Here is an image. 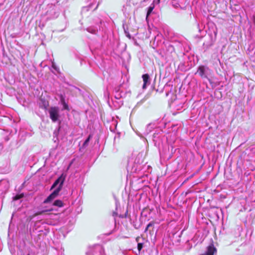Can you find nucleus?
Segmentation results:
<instances>
[{
	"mask_svg": "<svg viewBox=\"0 0 255 255\" xmlns=\"http://www.w3.org/2000/svg\"><path fill=\"white\" fill-rule=\"evenodd\" d=\"M157 3H159L160 2V0H157Z\"/></svg>",
	"mask_w": 255,
	"mask_h": 255,
	"instance_id": "21",
	"label": "nucleus"
},
{
	"mask_svg": "<svg viewBox=\"0 0 255 255\" xmlns=\"http://www.w3.org/2000/svg\"><path fill=\"white\" fill-rule=\"evenodd\" d=\"M2 149V146L1 144H0V152H1Z\"/></svg>",
	"mask_w": 255,
	"mask_h": 255,
	"instance_id": "20",
	"label": "nucleus"
},
{
	"mask_svg": "<svg viewBox=\"0 0 255 255\" xmlns=\"http://www.w3.org/2000/svg\"><path fill=\"white\" fill-rule=\"evenodd\" d=\"M7 185V182L4 180H2L0 181V188H1V187L2 185Z\"/></svg>",
	"mask_w": 255,
	"mask_h": 255,
	"instance_id": "16",
	"label": "nucleus"
},
{
	"mask_svg": "<svg viewBox=\"0 0 255 255\" xmlns=\"http://www.w3.org/2000/svg\"><path fill=\"white\" fill-rule=\"evenodd\" d=\"M143 81V85L142 86L143 89L146 88L147 85H149L150 83L149 76L147 74H143L142 76Z\"/></svg>",
	"mask_w": 255,
	"mask_h": 255,
	"instance_id": "5",
	"label": "nucleus"
},
{
	"mask_svg": "<svg viewBox=\"0 0 255 255\" xmlns=\"http://www.w3.org/2000/svg\"><path fill=\"white\" fill-rule=\"evenodd\" d=\"M52 67L56 69V67H55L54 65L53 64Z\"/></svg>",
	"mask_w": 255,
	"mask_h": 255,
	"instance_id": "22",
	"label": "nucleus"
},
{
	"mask_svg": "<svg viewBox=\"0 0 255 255\" xmlns=\"http://www.w3.org/2000/svg\"><path fill=\"white\" fill-rule=\"evenodd\" d=\"M64 180V178H63L62 175L55 180L52 185L50 190L54 189L58 185H59L58 187L44 201V203L51 202L58 196L63 186Z\"/></svg>",
	"mask_w": 255,
	"mask_h": 255,
	"instance_id": "1",
	"label": "nucleus"
},
{
	"mask_svg": "<svg viewBox=\"0 0 255 255\" xmlns=\"http://www.w3.org/2000/svg\"><path fill=\"white\" fill-rule=\"evenodd\" d=\"M92 137V135H89L88 137V138L85 140V141L84 142L83 145H82V147L83 148H85L86 147L88 144H89V142L91 139Z\"/></svg>",
	"mask_w": 255,
	"mask_h": 255,
	"instance_id": "8",
	"label": "nucleus"
},
{
	"mask_svg": "<svg viewBox=\"0 0 255 255\" xmlns=\"http://www.w3.org/2000/svg\"><path fill=\"white\" fill-rule=\"evenodd\" d=\"M62 103H63V104L64 108L65 109H68V105L65 103V101H64V99H62Z\"/></svg>",
	"mask_w": 255,
	"mask_h": 255,
	"instance_id": "17",
	"label": "nucleus"
},
{
	"mask_svg": "<svg viewBox=\"0 0 255 255\" xmlns=\"http://www.w3.org/2000/svg\"><path fill=\"white\" fill-rule=\"evenodd\" d=\"M254 23L255 24V14L253 16Z\"/></svg>",
	"mask_w": 255,
	"mask_h": 255,
	"instance_id": "19",
	"label": "nucleus"
},
{
	"mask_svg": "<svg viewBox=\"0 0 255 255\" xmlns=\"http://www.w3.org/2000/svg\"><path fill=\"white\" fill-rule=\"evenodd\" d=\"M23 195L22 194H20V195H16L15 196H14L13 198V200H18L20 198H21L22 197H23Z\"/></svg>",
	"mask_w": 255,
	"mask_h": 255,
	"instance_id": "13",
	"label": "nucleus"
},
{
	"mask_svg": "<svg viewBox=\"0 0 255 255\" xmlns=\"http://www.w3.org/2000/svg\"><path fill=\"white\" fill-rule=\"evenodd\" d=\"M153 137L155 138L156 137V135H155V134L153 135Z\"/></svg>",
	"mask_w": 255,
	"mask_h": 255,
	"instance_id": "23",
	"label": "nucleus"
},
{
	"mask_svg": "<svg viewBox=\"0 0 255 255\" xmlns=\"http://www.w3.org/2000/svg\"><path fill=\"white\" fill-rule=\"evenodd\" d=\"M154 7V5L153 4V3H152L148 8V10H147V14H146V19H147L148 17L149 16V15L150 14V13L152 12L153 8Z\"/></svg>",
	"mask_w": 255,
	"mask_h": 255,
	"instance_id": "9",
	"label": "nucleus"
},
{
	"mask_svg": "<svg viewBox=\"0 0 255 255\" xmlns=\"http://www.w3.org/2000/svg\"><path fill=\"white\" fill-rule=\"evenodd\" d=\"M172 5L175 8H178V7H181V6L179 4V3L177 1H176V0H172Z\"/></svg>",
	"mask_w": 255,
	"mask_h": 255,
	"instance_id": "11",
	"label": "nucleus"
},
{
	"mask_svg": "<svg viewBox=\"0 0 255 255\" xmlns=\"http://www.w3.org/2000/svg\"><path fill=\"white\" fill-rule=\"evenodd\" d=\"M153 224L152 222L149 223L146 226L144 232H146L147 231L148 228L150 227H152L153 226Z\"/></svg>",
	"mask_w": 255,
	"mask_h": 255,
	"instance_id": "14",
	"label": "nucleus"
},
{
	"mask_svg": "<svg viewBox=\"0 0 255 255\" xmlns=\"http://www.w3.org/2000/svg\"><path fill=\"white\" fill-rule=\"evenodd\" d=\"M87 30L92 34H96L98 31V29L92 26L87 28Z\"/></svg>",
	"mask_w": 255,
	"mask_h": 255,
	"instance_id": "7",
	"label": "nucleus"
},
{
	"mask_svg": "<svg viewBox=\"0 0 255 255\" xmlns=\"http://www.w3.org/2000/svg\"><path fill=\"white\" fill-rule=\"evenodd\" d=\"M125 95L124 92H115V98L117 100H120L123 98V96Z\"/></svg>",
	"mask_w": 255,
	"mask_h": 255,
	"instance_id": "6",
	"label": "nucleus"
},
{
	"mask_svg": "<svg viewBox=\"0 0 255 255\" xmlns=\"http://www.w3.org/2000/svg\"><path fill=\"white\" fill-rule=\"evenodd\" d=\"M86 254L87 255H104V250L100 245H95L89 248Z\"/></svg>",
	"mask_w": 255,
	"mask_h": 255,
	"instance_id": "2",
	"label": "nucleus"
},
{
	"mask_svg": "<svg viewBox=\"0 0 255 255\" xmlns=\"http://www.w3.org/2000/svg\"><path fill=\"white\" fill-rule=\"evenodd\" d=\"M122 104H123L121 103V102H120V103H117V104L116 105H115L116 109L119 108Z\"/></svg>",
	"mask_w": 255,
	"mask_h": 255,
	"instance_id": "18",
	"label": "nucleus"
},
{
	"mask_svg": "<svg viewBox=\"0 0 255 255\" xmlns=\"http://www.w3.org/2000/svg\"><path fill=\"white\" fill-rule=\"evenodd\" d=\"M53 205H54L55 206H57L58 207H61L63 206V203L62 202V201L59 200H57L54 201V202L53 203Z\"/></svg>",
	"mask_w": 255,
	"mask_h": 255,
	"instance_id": "10",
	"label": "nucleus"
},
{
	"mask_svg": "<svg viewBox=\"0 0 255 255\" xmlns=\"http://www.w3.org/2000/svg\"><path fill=\"white\" fill-rule=\"evenodd\" d=\"M143 248V244L138 243L137 245V249L139 251H140Z\"/></svg>",
	"mask_w": 255,
	"mask_h": 255,
	"instance_id": "15",
	"label": "nucleus"
},
{
	"mask_svg": "<svg viewBox=\"0 0 255 255\" xmlns=\"http://www.w3.org/2000/svg\"><path fill=\"white\" fill-rule=\"evenodd\" d=\"M197 72L202 78H207L209 80L208 76L210 75L211 70L208 67L200 66L198 67Z\"/></svg>",
	"mask_w": 255,
	"mask_h": 255,
	"instance_id": "4",
	"label": "nucleus"
},
{
	"mask_svg": "<svg viewBox=\"0 0 255 255\" xmlns=\"http://www.w3.org/2000/svg\"><path fill=\"white\" fill-rule=\"evenodd\" d=\"M49 113L50 118L53 122H56L59 118V108L56 107H51L49 109Z\"/></svg>",
	"mask_w": 255,
	"mask_h": 255,
	"instance_id": "3",
	"label": "nucleus"
},
{
	"mask_svg": "<svg viewBox=\"0 0 255 255\" xmlns=\"http://www.w3.org/2000/svg\"><path fill=\"white\" fill-rule=\"evenodd\" d=\"M121 85H119L117 87H116L114 89V91L115 92H123L121 90Z\"/></svg>",
	"mask_w": 255,
	"mask_h": 255,
	"instance_id": "12",
	"label": "nucleus"
}]
</instances>
